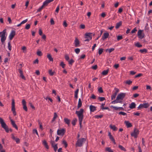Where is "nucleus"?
Wrapping results in <instances>:
<instances>
[{"mask_svg": "<svg viewBox=\"0 0 152 152\" xmlns=\"http://www.w3.org/2000/svg\"><path fill=\"white\" fill-rule=\"evenodd\" d=\"M83 112L84 110L83 109H81L79 111H76L75 112V113L77 115L78 118L80 126V128H82V122L84 118Z\"/></svg>", "mask_w": 152, "mask_h": 152, "instance_id": "nucleus-1", "label": "nucleus"}, {"mask_svg": "<svg viewBox=\"0 0 152 152\" xmlns=\"http://www.w3.org/2000/svg\"><path fill=\"white\" fill-rule=\"evenodd\" d=\"M0 124L1 125V127L4 129L7 132H9V131L12 132L11 129H9L8 126L4 122L3 120L0 117Z\"/></svg>", "mask_w": 152, "mask_h": 152, "instance_id": "nucleus-2", "label": "nucleus"}, {"mask_svg": "<svg viewBox=\"0 0 152 152\" xmlns=\"http://www.w3.org/2000/svg\"><path fill=\"white\" fill-rule=\"evenodd\" d=\"M6 32V29H4L2 31L0 32V37H1V41L3 43L6 39V36H5Z\"/></svg>", "mask_w": 152, "mask_h": 152, "instance_id": "nucleus-3", "label": "nucleus"}, {"mask_svg": "<svg viewBox=\"0 0 152 152\" xmlns=\"http://www.w3.org/2000/svg\"><path fill=\"white\" fill-rule=\"evenodd\" d=\"M86 140V139L84 138L78 139L76 143V146L78 147L82 146L83 142H85Z\"/></svg>", "mask_w": 152, "mask_h": 152, "instance_id": "nucleus-4", "label": "nucleus"}, {"mask_svg": "<svg viewBox=\"0 0 152 152\" xmlns=\"http://www.w3.org/2000/svg\"><path fill=\"white\" fill-rule=\"evenodd\" d=\"M125 93H121L118 95L116 99L118 101L121 102L120 103H122V100L125 97Z\"/></svg>", "mask_w": 152, "mask_h": 152, "instance_id": "nucleus-5", "label": "nucleus"}, {"mask_svg": "<svg viewBox=\"0 0 152 152\" xmlns=\"http://www.w3.org/2000/svg\"><path fill=\"white\" fill-rule=\"evenodd\" d=\"M149 106L150 104L148 103H144L140 104L138 107V108L139 109H140L143 108H147Z\"/></svg>", "mask_w": 152, "mask_h": 152, "instance_id": "nucleus-6", "label": "nucleus"}, {"mask_svg": "<svg viewBox=\"0 0 152 152\" xmlns=\"http://www.w3.org/2000/svg\"><path fill=\"white\" fill-rule=\"evenodd\" d=\"M143 30L140 29L137 32V36L140 39H143L145 37V34L143 33Z\"/></svg>", "mask_w": 152, "mask_h": 152, "instance_id": "nucleus-7", "label": "nucleus"}, {"mask_svg": "<svg viewBox=\"0 0 152 152\" xmlns=\"http://www.w3.org/2000/svg\"><path fill=\"white\" fill-rule=\"evenodd\" d=\"M139 133V131L137 129H135L134 130L133 132L131 133V135L132 136L134 137V138H136L137 135Z\"/></svg>", "mask_w": 152, "mask_h": 152, "instance_id": "nucleus-8", "label": "nucleus"}, {"mask_svg": "<svg viewBox=\"0 0 152 152\" xmlns=\"http://www.w3.org/2000/svg\"><path fill=\"white\" fill-rule=\"evenodd\" d=\"M65 132V130L64 129H58L57 131V134L59 135L63 136Z\"/></svg>", "mask_w": 152, "mask_h": 152, "instance_id": "nucleus-9", "label": "nucleus"}, {"mask_svg": "<svg viewBox=\"0 0 152 152\" xmlns=\"http://www.w3.org/2000/svg\"><path fill=\"white\" fill-rule=\"evenodd\" d=\"M15 35V31H12L9 36V38L10 40H12Z\"/></svg>", "mask_w": 152, "mask_h": 152, "instance_id": "nucleus-10", "label": "nucleus"}, {"mask_svg": "<svg viewBox=\"0 0 152 152\" xmlns=\"http://www.w3.org/2000/svg\"><path fill=\"white\" fill-rule=\"evenodd\" d=\"M54 0H46L43 3L42 6L44 7L46 6L50 2L53 1Z\"/></svg>", "mask_w": 152, "mask_h": 152, "instance_id": "nucleus-11", "label": "nucleus"}, {"mask_svg": "<svg viewBox=\"0 0 152 152\" xmlns=\"http://www.w3.org/2000/svg\"><path fill=\"white\" fill-rule=\"evenodd\" d=\"M22 104L23 105V109L26 111H27V108L26 106V103L24 99L22 101Z\"/></svg>", "mask_w": 152, "mask_h": 152, "instance_id": "nucleus-12", "label": "nucleus"}, {"mask_svg": "<svg viewBox=\"0 0 152 152\" xmlns=\"http://www.w3.org/2000/svg\"><path fill=\"white\" fill-rule=\"evenodd\" d=\"M74 44L75 47H79L80 45V42L77 38H75L74 41Z\"/></svg>", "mask_w": 152, "mask_h": 152, "instance_id": "nucleus-13", "label": "nucleus"}, {"mask_svg": "<svg viewBox=\"0 0 152 152\" xmlns=\"http://www.w3.org/2000/svg\"><path fill=\"white\" fill-rule=\"evenodd\" d=\"M109 34L108 32L104 33L103 35L102 36V39L103 40L107 39L109 36Z\"/></svg>", "mask_w": 152, "mask_h": 152, "instance_id": "nucleus-14", "label": "nucleus"}, {"mask_svg": "<svg viewBox=\"0 0 152 152\" xmlns=\"http://www.w3.org/2000/svg\"><path fill=\"white\" fill-rule=\"evenodd\" d=\"M12 111H15V101L13 99L12 100Z\"/></svg>", "mask_w": 152, "mask_h": 152, "instance_id": "nucleus-15", "label": "nucleus"}, {"mask_svg": "<svg viewBox=\"0 0 152 152\" xmlns=\"http://www.w3.org/2000/svg\"><path fill=\"white\" fill-rule=\"evenodd\" d=\"M124 124L126 125L127 128H130L132 126V124L128 121H124Z\"/></svg>", "mask_w": 152, "mask_h": 152, "instance_id": "nucleus-16", "label": "nucleus"}, {"mask_svg": "<svg viewBox=\"0 0 152 152\" xmlns=\"http://www.w3.org/2000/svg\"><path fill=\"white\" fill-rule=\"evenodd\" d=\"M10 121L11 122V124L12 126L14 127L15 128V129H18V127L16 125V124H15V121L12 119Z\"/></svg>", "mask_w": 152, "mask_h": 152, "instance_id": "nucleus-17", "label": "nucleus"}, {"mask_svg": "<svg viewBox=\"0 0 152 152\" xmlns=\"http://www.w3.org/2000/svg\"><path fill=\"white\" fill-rule=\"evenodd\" d=\"M89 108L90 111L92 112H94L96 110V107L92 105H91L90 106Z\"/></svg>", "mask_w": 152, "mask_h": 152, "instance_id": "nucleus-18", "label": "nucleus"}, {"mask_svg": "<svg viewBox=\"0 0 152 152\" xmlns=\"http://www.w3.org/2000/svg\"><path fill=\"white\" fill-rule=\"evenodd\" d=\"M136 104L134 102H132L130 104L129 107L131 109H133L134 108L136 107Z\"/></svg>", "mask_w": 152, "mask_h": 152, "instance_id": "nucleus-19", "label": "nucleus"}, {"mask_svg": "<svg viewBox=\"0 0 152 152\" xmlns=\"http://www.w3.org/2000/svg\"><path fill=\"white\" fill-rule=\"evenodd\" d=\"M108 136L109 137L110 139L115 144V140L114 139L113 137L111 135V133L110 132L109 133Z\"/></svg>", "mask_w": 152, "mask_h": 152, "instance_id": "nucleus-20", "label": "nucleus"}, {"mask_svg": "<svg viewBox=\"0 0 152 152\" xmlns=\"http://www.w3.org/2000/svg\"><path fill=\"white\" fill-rule=\"evenodd\" d=\"M105 105V103H102L101 106V108L102 110H108L109 111L110 110V109L108 107H104V106Z\"/></svg>", "mask_w": 152, "mask_h": 152, "instance_id": "nucleus-21", "label": "nucleus"}, {"mask_svg": "<svg viewBox=\"0 0 152 152\" xmlns=\"http://www.w3.org/2000/svg\"><path fill=\"white\" fill-rule=\"evenodd\" d=\"M110 127L111 129H113L114 131H116L117 130L118 128L115 126V125H110Z\"/></svg>", "mask_w": 152, "mask_h": 152, "instance_id": "nucleus-22", "label": "nucleus"}, {"mask_svg": "<svg viewBox=\"0 0 152 152\" xmlns=\"http://www.w3.org/2000/svg\"><path fill=\"white\" fill-rule=\"evenodd\" d=\"M42 144L47 149H49V146L45 140H44L43 141Z\"/></svg>", "mask_w": 152, "mask_h": 152, "instance_id": "nucleus-23", "label": "nucleus"}, {"mask_svg": "<svg viewBox=\"0 0 152 152\" xmlns=\"http://www.w3.org/2000/svg\"><path fill=\"white\" fill-rule=\"evenodd\" d=\"M122 24V22L121 21L119 22L118 23H116V25L115 26V28L116 29L118 28L120 26H121Z\"/></svg>", "mask_w": 152, "mask_h": 152, "instance_id": "nucleus-24", "label": "nucleus"}, {"mask_svg": "<svg viewBox=\"0 0 152 152\" xmlns=\"http://www.w3.org/2000/svg\"><path fill=\"white\" fill-rule=\"evenodd\" d=\"M47 58H48L49 60H50V61H53V58L51 56V55L50 54H47Z\"/></svg>", "mask_w": 152, "mask_h": 152, "instance_id": "nucleus-25", "label": "nucleus"}, {"mask_svg": "<svg viewBox=\"0 0 152 152\" xmlns=\"http://www.w3.org/2000/svg\"><path fill=\"white\" fill-rule=\"evenodd\" d=\"M82 102L80 98L79 99L77 105V107L78 108L82 106Z\"/></svg>", "mask_w": 152, "mask_h": 152, "instance_id": "nucleus-26", "label": "nucleus"}, {"mask_svg": "<svg viewBox=\"0 0 152 152\" xmlns=\"http://www.w3.org/2000/svg\"><path fill=\"white\" fill-rule=\"evenodd\" d=\"M109 71V70L108 69L106 70H104L102 72V74L104 75H106L108 74Z\"/></svg>", "mask_w": 152, "mask_h": 152, "instance_id": "nucleus-27", "label": "nucleus"}, {"mask_svg": "<svg viewBox=\"0 0 152 152\" xmlns=\"http://www.w3.org/2000/svg\"><path fill=\"white\" fill-rule=\"evenodd\" d=\"M64 122L68 125H69L70 124V120L67 118H64Z\"/></svg>", "mask_w": 152, "mask_h": 152, "instance_id": "nucleus-28", "label": "nucleus"}, {"mask_svg": "<svg viewBox=\"0 0 152 152\" xmlns=\"http://www.w3.org/2000/svg\"><path fill=\"white\" fill-rule=\"evenodd\" d=\"M135 46L138 48H141L142 47V45L140 44L139 42H137L135 43Z\"/></svg>", "mask_w": 152, "mask_h": 152, "instance_id": "nucleus-29", "label": "nucleus"}, {"mask_svg": "<svg viewBox=\"0 0 152 152\" xmlns=\"http://www.w3.org/2000/svg\"><path fill=\"white\" fill-rule=\"evenodd\" d=\"M139 52L141 53H146L147 52V50L146 49H140V50Z\"/></svg>", "mask_w": 152, "mask_h": 152, "instance_id": "nucleus-30", "label": "nucleus"}, {"mask_svg": "<svg viewBox=\"0 0 152 152\" xmlns=\"http://www.w3.org/2000/svg\"><path fill=\"white\" fill-rule=\"evenodd\" d=\"M85 36L88 37V38H90V39H92V37L91 33H86Z\"/></svg>", "mask_w": 152, "mask_h": 152, "instance_id": "nucleus-31", "label": "nucleus"}, {"mask_svg": "<svg viewBox=\"0 0 152 152\" xmlns=\"http://www.w3.org/2000/svg\"><path fill=\"white\" fill-rule=\"evenodd\" d=\"M105 151L108 152H113V151L109 147H107L105 148Z\"/></svg>", "mask_w": 152, "mask_h": 152, "instance_id": "nucleus-32", "label": "nucleus"}, {"mask_svg": "<svg viewBox=\"0 0 152 152\" xmlns=\"http://www.w3.org/2000/svg\"><path fill=\"white\" fill-rule=\"evenodd\" d=\"M121 102L119 101L117 99H116L111 102V103L113 104H115L117 103H121Z\"/></svg>", "mask_w": 152, "mask_h": 152, "instance_id": "nucleus-33", "label": "nucleus"}, {"mask_svg": "<svg viewBox=\"0 0 152 152\" xmlns=\"http://www.w3.org/2000/svg\"><path fill=\"white\" fill-rule=\"evenodd\" d=\"M69 64L72 65L75 62V61L72 59H71L68 61Z\"/></svg>", "mask_w": 152, "mask_h": 152, "instance_id": "nucleus-34", "label": "nucleus"}, {"mask_svg": "<svg viewBox=\"0 0 152 152\" xmlns=\"http://www.w3.org/2000/svg\"><path fill=\"white\" fill-rule=\"evenodd\" d=\"M117 94L116 93H114L111 96V99L112 100H113L115 99Z\"/></svg>", "mask_w": 152, "mask_h": 152, "instance_id": "nucleus-35", "label": "nucleus"}, {"mask_svg": "<svg viewBox=\"0 0 152 152\" xmlns=\"http://www.w3.org/2000/svg\"><path fill=\"white\" fill-rule=\"evenodd\" d=\"M114 50V49L113 48H111L110 49H108L106 50V51L107 52L108 51L110 53Z\"/></svg>", "mask_w": 152, "mask_h": 152, "instance_id": "nucleus-36", "label": "nucleus"}, {"mask_svg": "<svg viewBox=\"0 0 152 152\" xmlns=\"http://www.w3.org/2000/svg\"><path fill=\"white\" fill-rule=\"evenodd\" d=\"M118 148L122 151H126V149L124 147H123V146L121 145H118Z\"/></svg>", "mask_w": 152, "mask_h": 152, "instance_id": "nucleus-37", "label": "nucleus"}, {"mask_svg": "<svg viewBox=\"0 0 152 152\" xmlns=\"http://www.w3.org/2000/svg\"><path fill=\"white\" fill-rule=\"evenodd\" d=\"M59 9V6H58L57 7L55 10L56 12L55 13V15H57Z\"/></svg>", "mask_w": 152, "mask_h": 152, "instance_id": "nucleus-38", "label": "nucleus"}, {"mask_svg": "<svg viewBox=\"0 0 152 152\" xmlns=\"http://www.w3.org/2000/svg\"><path fill=\"white\" fill-rule=\"evenodd\" d=\"M52 147L54 148V151L56 152L58 149L57 145V144L55 145L54 146H52Z\"/></svg>", "mask_w": 152, "mask_h": 152, "instance_id": "nucleus-39", "label": "nucleus"}, {"mask_svg": "<svg viewBox=\"0 0 152 152\" xmlns=\"http://www.w3.org/2000/svg\"><path fill=\"white\" fill-rule=\"evenodd\" d=\"M55 73V72H52L51 69L49 70V74L51 76L53 75H54Z\"/></svg>", "mask_w": 152, "mask_h": 152, "instance_id": "nucleus-40", "label": "nucleus"}, {"mask_svg": "<svg viewBox=\"0 0 152 152\" xmlns=\"http://www.w3.org/2000/svg\"><path fill=\"white\" fill-rule=\"evenodd\" d=\"M58 115L56 113H54V117L52 120V121H54L55 120V119L57 118Z\"/></svg>", "mask_w": 152, "mask_h": 152, "instance_id": "nucleus-41", "label": "nucleus"}, {"mask_svg": "<svg viewBox=\"0 0 152 152\" xmlns=\"http://www.w3.org/2000/svg\"><path fill=\"white\" fill-rule=\"evenodd\" d=\"M98 50V53L99 55H100L103 52V49L102 48H99Z\"/></svg>", "mask_w": 152, "mask_h": 152, "instance_id": "nucleus-42", "label": "nucleus"}, {"mask_svg": "<svg viewBox=\"0 0 152 152\" xmlns=\"http://www.w3.org/2000/svg\"><path fill=\"white\" fill-rule=\"evenodd\" d=\"M77 121V119L76 118H75L72 120V124L73 126H75V125L76 122Z\"/></svg>", "mask_w": 152, "mask_h": 152, "instance_id": "nucleus-43", "label": "nucleus"}, {"mask_svg": "<svg viewBox=\"0 0 152 152\" xmlns=\"http://www.w3.org/2000/svg\"><path fill=\"white\" fill-rule=\"evenodd\" d=\"M75 51L76 54H78L80 53V49L77 48L75 49Z\"/></svg>", "mask_w": 152, "mask_h": 152, "instance_id": "nucleus-44", "label": "nucleus"}, {"mask_svg": "<svg viewBox=\"0 0 152 152\" xmlns=\"http://www.w3.org/2000/svg\"><path fill=\"white\" fill-rule=\"evenodd\" d=\"M98 99L100 101L102 102L105 100V98L104 97H99Z\"/></svg>", "mask_w": 152, "mask_h": 152, "instance_id": "nucleus-45", "label": "nucleus"}, {"mask_svg": "<svg viewBox=\"0 0 152 152\" xmlns=\"http://www.w3.org/2000/svg\"><path fill=\"white\" fill-rule=\"evenodd\" d=\"M132 83V81L130 80H127L125 82V83L128 85H131Z\"/></svg>", "mask_w": 152, "mask_h": 152, "instance_id": "nucleus-46", "label": "nucleus"}, {"mask_svg": "<svg viewBox=\"0 0 152 152\" xmlns=\"http://www.w3.org/2000/svg\"><path fill=\"white\" fill-rule=\"evenodd\" d=\"M103 115H96L95 116V117L96 118H101L103 117Z\"/></svg>", "mask_w": 152, "mask_h": 152, "instance_id": "nucleus-47", "label": "nucleus"}, {"mask_svg": "<svg viewBox=\"0 0 152 152\" xmlns=\"http://www.w3.org/2000/svg\"><path fill=\"white\" fill-rule=\"evenodd\" d=\"M62 144L65 146V148H66L67 146V144L65 140H63L62 141Z\"/></svg>", "mask_w": 152, "mask_h": 152, "instance_id": "nucleus-48", "label": "nucleus"}, {"mask_svg": "<svg viewBox=\"0 0 152 152\" xmlns=\"http://www.w3.org/2000/svg\"><path fill=\"white\" fill-rule=\"evenodd\" d=\"M8 48L9 50L11 51V48H12V46L11 45L10 43V42H9L8 43Z\"/></svg>", "mask_w": 152, "mask_h": 152, "instance_id": "nucleus-49", "label": "nucleus"}, {"mask_svg": "<svg viewBox=\"0 0 152 152\" xmlns=\"http://www.w3.org/2000/svg\"><path fill=\"white\" fill-rule=\"evenodd\" d=\"M37 55L39 56H41L42 55V52L40 51H38L37 52Z\"/></svg>", "mask_w": 152, "mask_h": 152, "instance_id": "nucleus-50", "label": "nucleus"}, {"mask_svg": "<svg viewBox=\"0 0 152 152\" xmlns=\"http://www.w3.org/2000/svg\"><path fill=\"white\" fill-rule=\"evenodd\" d=\"M65 59L68 61L69 59V56L67 54H66V55H65Z\"/></svg>", "mask_w": 152, "mask_h": 152, "instance_id": "nucleus-51", "label": "nucleus"}, {"mask_svg": "<svg viewBox=\"0 0 152 152\" xmlns=\"http://www.w3.org/2000/svg\"><path fill=\"white\" fill-rule=\"evenodd\" d=\"M137 31L136 28H134L131 31V33L132 34L135 33Z\"/></svg>", "mask_w": 152, "mask_h": 152, "instance_id": "nucleus-52", "label": "nucleus"}, {"mask_svg": "<svg viewBox=\"0 0 152 152\" xmlns=\"http://www.w3.org/2000/svg\"><path fill=\"white\" fill-rule=\"evenodd\" d=\"M44 7L42 5V6L39 8L37 10V12H40Z\"/></svg>", "mask_w": 152, "mask_h": 152, "instance_id": "nucleus-53", "label": "nucleus"}, {"mask_svg": "<svg viewBox=\"0 0 152 152\" xmlns=\"http://www.w3.org/2000/svg\"><path fill=\"white\" fill-rule=\"evenodd\" d=\"M98 91L99 93H102L103 92V90L102 87L99 88L98 89Z\"/></svg>", "mask_w": 152, "mask_h": 152, "instance_id": "nucleus-54", "label": "nucleus"}, {"mask_svg": "<svg viewBox=\"0 0 152 152\" xmlns=\"http://www.w3.org/2000/svg\"><path fill=\"white\" fill-rule=\"evenodd\" d=\"M119 115H126L127 114L126 113L123 112H120L119 113Z\"/></svg>", "mask_w": 152, "mask_h": 152, "instance_id": "nucleus-55", "label": "nucleus"}, {"mask_svg": "<svg viewBox=\"0 0 152 152\" xmlns=\"http://www.w3.org/2000/svg\"><path fill=\"white\" fill-rule=\"evenodd\" d=\"M142 75V73H139L137 75H136L135 76V78H137L140 77Z\"/></svg>", "mask_w": 152, "mask_h": 152, "instance_id": "nucleus-56", "label": "nucleus"}, {"mask_svg": "<svg viewBox=\"0 0 152 152\" xmlns=\"http://www.w3.org/2000/svg\"><path fill=\"white\" fill-rule=\"evenodd\" d=\"M60 66H61L63 68H64L65 66V64L63 62H61L60 64Z\"/></svg>", "mask_w": 152, "mask_h": 152, "instance_id": "nucleus-57", "label": "nucleus"}, {"mask_svg": "<svg viewBox=\"0 0 152 152\" xmlns=\"http://www.w3.org/2000/svg\"><path fill=\"white\" fill-rule=\"evenodd\" d=\"M123 39V37L122 36H118L117 37V40L119 41Z\"/></svg>", "mask_w": 152, "mask_h": 152, "instance_id": "nucleus-58", "label": "nucleus"}, {"mask_svg": "<svg viewBox=\"0 0 152 152\" xmlns=\"http://www.w3.org/2000/svg\"><path fill=\"white\" fill-rule=\"evenodd\" d=\"M30 27V25L29 24H28L26 25L25 27V29H28Z\"/></svg>", "mask_w": 152, "mask_h": 152, "instance_id": "nucleus-59", "label": "nucleus"}, {"mask_svg": "<svg viewBox=\"0 0 152 152\" xmlns=\"http://www.w3.org/2000/svg\"><path fill=\"white\" fill-rule=\"evenodd\" d=\"M17 143H19L20 142V140L19 138H16L15 140Z\"/></svg>", "mask_w": 152, "mask_h": 152, "instance_id": "nucleus-60", "label": "nucleus"}, {"mask_svg": "<svg viewBox=\"0 0 152 152\" xmlns=\"http://www.w3.org/2000/svg\"><path fill=\"white\" fill-rule=\"evenodd\" d=\"M45 99L46 100H50L51 102H53V100L50 97H46Z\"/></svg>", "mask_w": 152, "mask_h": 152, "instance_id": "nucleus-61", "label": "nucleus"}, {"mask_svg": "<svg viewBox=\"0 0 152 152\" xmlns=\"http://www.w3.org/2000/svg\"><path fill=\"white\" fill-rule=\"evenodd\" d=\"M50 22L51 25H54L55 24L53 18L51 19Z\"/></svg>", "mask_w": 152, "mask_h": 152, "instance_id": "nucleus-62", "label": "nucleus"}, {"mask_svg": "<svg viewBox=\"0 0 152 152\" xmlns=\"http://www.w3.org/2000/svg\"><path fill=\"white\" fill-rule=\"evenodd\" d=\"M28 21V19H26L21 22V24H23L27 22Z\"/></svg>", "mask_w": 152, "mask_h": 152, "instance_id": "nucleus-63", "label": "nucleus"}, {"mask_svg": "<svg viewBox=\"0 0 152 152\" xmlns=\"http://www.w3.org/2000/svg\"><path fill=\"white\" fill-rule=\"evenodd\" d=\"M90 98L93 99H96V96L94 94H92Z\"/></svg>", "mask_w": 152, "mask_h": 152, "instance_id": "nucleus-64", "label": "nucleus"}]
</instances>
